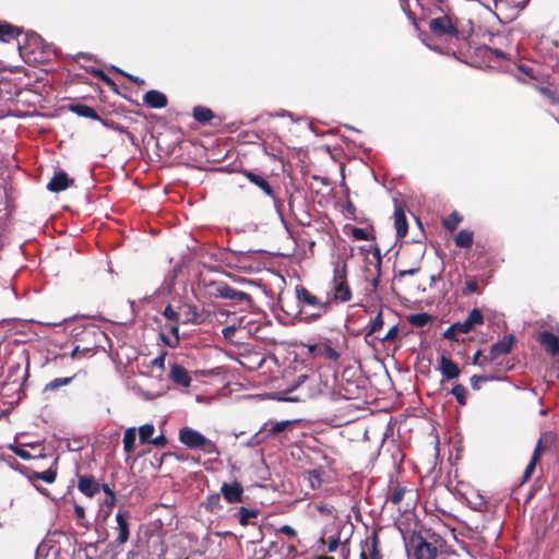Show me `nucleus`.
<instances>
[{
    "label": "nucleus",
    "mask_w": 559,
    "mask_h": 559,
    "mask_svg": "<svg viewBox=\"0 0 559 559\" xmlns=\"http://www.w3.org/2000/svg\"><path fill=\"white\" fill-rule=\"evenodd\" d=\"M332 284L335 300L341 302H346L350 300L352 292L349 286L347 285L345 265H343L342 267H335Z\"/></svg>",
    "instance_id": "nucleus-4"
},
{
    "label": "nucleus",
    "mask_w": 559,
    "mask_h": 559,
    "mask_svg": "<svg viewBox=\"0 0 559 559\" xmlns=\"http://www.w3.org/2000/svg\"><path fill=\"white\" fill-rule=\"evenodd\" d=\"M296 423V420H282L277 423L267 421L263 425L262 432H265V437H267V439L276 438Z\"/></svg>",
    "instance_id": "nucleus-12"
},
{
    "label": "nucleus",
    "mask_w": 559,
    "mask_h": 559,
    "mask_svg": "<svg viewBox=\"0 0 559 559\" xmlns=\"http://www.w3.org/2000/svg\"><path fill=\"white\" fill-rule=\"evenodd\" d=\"M431 320V317L428 313H416L409 317V323L417 326L423 328L427 325Z\"/></svg>",
    "instance_id": "nucleus-31"
},
{
    "label": "nucleus",
    "mask_w": 559,
    "mask_h": 559,
    "mask_svg": "<svg viewBox=\"0 0 559 559\" xmlns=\"http://www.w3.org/2000/svg\"><path fill=\"white\" fill-rule=\"evenodd\" d=\"M308 480H309V484H310V487L312 489L317 488L318 486H320L321 484V477H320V473L317 472V471H310L308 473V476H307Z\"/></svg>",
    "instance_id": "nucleus-38"
},
{
    "label": "nucleus",
    "mask_w": 559,
    "mask_h": 559,
    "mask_svg": "<svg viewBox=\"0 0 559 559\" xmlns=\"http://www.w3.org/2000/svg\"><path fill=\"white\" fill-rule=\"evenodd\" d=\"M417 271H418L417 269L403 270V271L400 272V276L404 277L406 275H414V274L417 273Z\"/></svg>",
    "instance_id": "nucleus-54"
},
{
    "label": "nucleus",
    "mask_w": 559,
    "mask_h": 559,
    "mask_svg": "<svg viewBox=\"0 0 559 559\" xmlns=\"http://www.w3.org/2000/svg\"><path fill=\"white\" fill-rule=\"evenodd\" d=\"M163 362H164V358L163 357L156 358L154 360V365H157V366H163Z\"/></svg>",
    "instance_id": "nucleus-60"
},
{
    "label": "nucleus",
    "mask_w": 559,
    "mask_h": 559,
    "mask_svg": "<svg viewBox=\"0 0 559 559\" xmlns=\"http://www.w3.org/2000/svg\"><path fill=\"white\" fill-rule=\"evenodd\" d=\"M377 259H378V264H380V260H381V257H380V252L378 249H376V252H374Z\"/></svg>",
    "instance_id": "nucleus-62"
},
{
    "label": "nucleus",
    "mask_w": 559,
    "mask_h": 559,
    "mask_svg": "<svg viewBox=\"0 0 559 559\" xmlns=\"http://www.w3.org/2000/svg\"><path fill=\"white\" fill-rule=\"evenodd\" d=\"M383 326V319L381 312L378 313V316L371 320L369 324V331L368 334H373L378 332Z\"/></svg>",
    "instance_id": "nucleus-36"
},
{
    "label": "nucleus",
    "mask_w": 559,
    "mask_h": 559,
    "mask_svg": "<svg viewBox=\"0 0 559 559\" xmlns=\"http://www.w3.org/2000/svg\"><path fill=\"white\" fill-rule=\"evenodd\" d=\"M114 69L116 71H118L119 73L123 74L124 76H127L130 81L136 83V84H143L144 83V80L140 79L139 76H134L132 74H128L121 70H119L118 68L114 67Z\"/></svg>",
    "instance_id": "nucleus-47"
},
{
    "label": "nucleus",
    "mask_w": 559,
    "mask_h": 559,
    "mask_svg": "<svg viewBox=\"0 0 559 559\" xmlns=\"http://www.w3.org/2000/svg\"><path fill=\"white\" fill-rule=\"evenodd\" d=\"M337 546H338V539L333 538V539L329 540L328 549H329V551H335L337 549Z\"/></svg>",
    "instance_id": "nucleus-52"
},
{
    "label": "nucleus",
    "mask_w": 559,
    "mask_h": 559,
    "mask_svg": "<svg viewBox=\"0 0 559 559\" xmlns=\"http://www.w3.org/2000/svg\"><path fill=\"white\" fill-rule=\"evenodd\" d=\"M359 559H381V554L378 549L377 534L361 542Z\"/></svg>",
    "instance_id": "nucleus-8"
},
{
    "label": "nucleus",
    "mask_w": 559,
    "mask_h": 559,
    "mask_svg": "<svg viewBox=\"0 0 559 559\" xmlns=\"http://www.w3.org/2000/svg\"><path fill=\"white\" fill-rule=\"evenodd\" d=\"M394 225L397 238H404L407 235L408 225L404 210L401 206H395Z\"/></svg>",
    "instance_id": "nucleus-19"
},
{
    "label": "nucleus",
    "mask_w": 559,
    "mask_h": 559,
    "mask_svg": "<svg viewBox=\"0 0 559 559\" xmlns=\"http://www.w3.org/2000/svg\"><path fill=\"white\" fill-rule=\"evenodd\" d=\"M280 532L287 535L288 537H295L297 535L296 530L289 525H283L280 528Z\"/></svg>",
    "instance_id": "nucleus-46"
},
{
    "label": "nucleus",
    "mask_w": 559,
    "mask_h": 559,
    "mask_svg": "<svg viewBox=\"0 0 559 559\" xmlns=\"http://www.w3.org/2000/svg\"><path fill=\"white\" fill-rule=\"evenodd\" d=\"M540 91H542V93H543L544 95H546L547 97H549V98H550V100H551L552 103H557V98H556V96H555L554 92H551L550 90L545 88V87L540 88Z\"/></svg>",
    "instance_id": "nucleus-51"
},
{
    "label": "nucleus",
    "mask_w": 559,
    "mask_h": 559,
    "mask_svg": "<svg viewBox=\"0 0 559 559\" xmlns=\"http://www.w3.org/2000/svg\"><path fill=\"white\" fill-rule=\"evenodd\" d=\"M150 443L155 445V447L163 448V447L166 445L167 439H166V437L164 435H159V436L153 438Z\"/></svg>",
    "instance_id": "nucleus-43"
},
{
    "label": "nucleus",
    "mask_w": 559,
    "mask_h": 559,
    "mask_svg": "<svg viewBox=\"0 0 559 559\" xmlns=\"http://www.w3.org/2000/svg\"><path fill=\"white\" fill-rule=\"evenodd\" d=\"M10 449L21 459L23 460H29L32 459L33 456L31 455V453L20 447H14V445H11Z\"/></svg>",
    "instance_id": "nucleus-42"
},
{
    "label": "nucleus",
    "mask_w": 559,
    "mask_h": 559,
    "mask_svg": "<svg viewBox=\"0 0 559 559\" xmlns=\"http://www.w3.org/2000/svg\"><path fill=\"white\" fill-rule=\"evenodd\" d=\"M539 343L550 355L559 354V338L551 332L544 331L539 334Z\"/></svg>",
    "instance_id": "nucleus-16"
},
{
    "label": "nucleus",
    "mask_w": 559,
    "mask_h": 559,
    "mask_svg": "<svg viewBox=\"0 0 559 559\" xmlns=\"http://www.w3.org/2000/svg\"><path fill=\"white\" fill-rule=\"evenodd\" d=\"M353 236L357 240H367V233L362 228H354L353 229Z\"/></svg>",
    "instance_id": "nucleus-44"
},
{
    "label": "nucleus",
    "mask_w": 559,
    "mask_h": 559,
    "mask_svg": "<svg viewBox=\"0 0 559 559\" xmlns=\"http://www.w3.org/2000/svg\"><path fill=\"white\" fill-rule=\"evenodd\" d=\"M513 343H514L513 335L504 336L501 341L495 343L490 349L489 360L493 361V360L498 359L500 356L510 353V350L512 349Z\"/></svg>",
    "instance_id": "nucleus-10"
},
{
    "label": "nucleus",
    "mask_w": 559,
    "mask_h": 559,
    "mask_svg": "<svg viewBox=\"0 0 559 559\" xmlns=\"http://www.w3.org/2000/svg\"><path fill=\"white\" fill-rule=\"evenodd\" d=\"M127 518H128V512H118L116 514L117 531H118L116 543L118 545H123L129 539V523L127 521Z\"/></svg>",
    "instance_id": "nucleus-14"
},
{
    "label": "nucleus",
    "mask_w": 559,
    "mask_h": 559,
    "mask_svg": "<svg viewBox=\"0 0 559 559\" xmlns=\"http://www.w3.org/2000/svg\"><path fill=\"white\" fill-rule=\"evenodd\" d=\"M216 295L223 299L233 300L235 302L251 301L250 295L245 292L237 290L224 282L215 283Z\"/></svg>",
    "instance_id": "nucleus-5"
},
{
    "label": "nucleus",
    "mask_w": 559,
    "mask_h": 559,
    "mask_svg": "<svg viewBox=\"0 0 559 559\" xmlns=\"http://www.w3.org/2000/svg\"><path fill=\"white\" fill-rule=\"evenodd\" d=\"M429 28L436 35H451L457 34V28L451 22L448 15L435 17L429 22Z\"/></svg>",
    "instance_id": "nucleus-6"
},
{
    "label": "nucleus",
    "mask_w": 559,
    "mask_h": 559,
    "mask_svg": "<svg viewBox=\"0 0 559 559\" xmlns=\"http://www.w3.org/2000/svg\"><path fill=\"white\" fill-rule=\"evenodd\" d=\"M540 452H542V439H539V441L534 450L531 462L528 463V465L526 466V468L524 471L523 479H522L523 483L527 481L531 478V476L535 469V466L539 460Z\"/></svg>",
    "instance_id": "nucleus-24"
},
{
    "label": "nucleus",
    "mask_w": 559,
    "mask_h": 559,
    "mask_svg": "<svg viewBox=\"0 0 559 559\" xmlns=\"http://www.w3.org/2000/svg\"><path fill=\"white\" fill-rule=\"evenodd\" d=\"M74 513L76 515V518L82 521L85 516V510L82 506H79V504H75L74 506Z\"/></svg>",
    "instance_id": "nucleus-50"
},
{
    "label": "nucleus",
    "mask_w": 559,
    "mask_h": 559,
    "mask_svg": "<svg viewBox=\"0 0 559 559\" xmlns=\"http://www.w3.org/2000/svg\"><path fill=\"white\" fill-rule=\"evenodd\" d=\"M484 323V316L480 310L473 309L463 322L451 324L444 332L443 337L450 341H457L460 334L469 333L476 325Z\"/></svg>",
    "instance_id": "nucleus-3"
},
{
    "label": "nucleus",
    "mask_w": 559,
    "mask_h": 559,
    "mask_svg": "<svg viewBox=\"0 0 559 559\" xmlns=\"http://www.w3.org/2000/svg\"><path fill=\"white\" fill-rule=\"evenodd\" d=\"M488 380L487 377H484V376H473L471 378V386L474 389V390H479L480 386H481V383L486 382Z\"/></svg>",
    "instance_id": "nucleus-40"
},
{
    "label": "nucleus",
    "mask_w": 559,
    "mask_h": 559,
    "mask_svg": "<svg viewBox=\"0 0 559 559\" xmlns=\"http://www.w3.org/2000/svg\"><path fill=\"white\" fill-rule=\"evenodd\" d=\"M179 441L189 449H200L206 454L219 455L218 448L212 440L190 427L179 430Z\"/></svg>",
    "instance_id": "nucleus-2"
},
{
    "label": "nucleus",
    "mask_w": 559,
    "mask_h": 559,
    "mask_svg": "<svg viewBox=\"0 0 559 559\" xmlns=\"http://www.w3.org/2000/svg\"><path fill=\"white\" fill-rule=\"evenodd\" d=\"M257 515L258 512L255 510L247 509L243 507H241L238 511L239 523L242 526H247L250 523V520L257 518Z\"/></svg>",
    "instance_id": "nucleus-30"
},
{
    "label": "nucleus",
    "mask_w": 559,
    "mask_h": 559,
    "mask_svg": "<svg viewBox=\"0 0 559 559\" xmlns=\"http://www.w3.org/2000/svg\"><path fill=\"white\" fill-rule=\"evenodd\" d=\"M298 302L301 305L300 313L308 322L319 319L328 312L330 302L320 300L316 295L302 286L296 287Z\"/></svg>",
    "instance_id": "nucleus-1"
},
{
    "label": "nucleus",
    "mask_w": 559,
    "mask_h": 559,
    "mask_svg": "<svg viewBox=\"0 0 559 559\" xmlns=\"http://www.w3.org/2000/svg\"><path fill=\"white\" fill-rule=\"evenodd\" d=\"M318 347H319V344L318 345H310L308 347L309 353H311L313 357H314V354H316V348H318Z\"/></svg>",
    "instance_id": "nucleus-59"
},
{
    "label": "nucleus",
    "mask_w": 559,
    "mask_h": 559,
    "mask_svg": "<svg viewBox=\"0 0 559 559\" xmlns=\"http://www.w3.org/2000/svg\"><path fill=\"white\" fill-rule=\"evenodd\" d=\"M168 377L174 383L183 388H188L192 380L187 369L178 364L171 366Z\"/></svg>",
    "instance_id": "nucleus-11"
},
{
    "label": "nucleus",
    "mask_w": 559,
    "mask_h": 559,
    "mask_svg": "<svg viewBox=\"0 0 559 559\" xmlns=\"http://www.w3.org/2000/svg\"><path fill=\"white\" fill-rule=\"evenodd\" d=\"M243 175L251 183H253L259 189H261L265 195H267L272 199L275 198L273 188L271 187V185L267 182V180L263 176L258 175L252 171H247V170L243 171Z\"/></svg>",
    "instance_id": "nucleus-17"
},
{
    "label": "nucleus",
    "mask_w": 559,
    "mask_h": 559,
    "mask_svg": "<svg viewBox=\"0 0 559 559\" xmlns=\"http://www.w3.org/2000/svg\"><path fill=\"white\" fill-rule=\"evenodd\" d=\"M520 70L528 76L532 75V70L530 68L520 67Z\"/></svg>",
    "instance_id": "nucleus-58"
},
{
    "label": "nucleus",
    "mask_w": 559,
    "mask_h": 559,
    "mask_svg": "<svg viewBox=\"0 0 559 559\" xmlns=\"http://www.w3.org/2000/svg\"><path fill=\"white\" fill-rule=\"evenodd\" d=\"M136 429L134 427L128 428L123 435V450L127 453H132L135 449Z\"/></svg>",
    "instance_id": "nucleus-26"
},
{
    "label": "nucleus",
    "mask_w": 559,
    "mask_h": 559,
    "mask_svg": "<svg viewBox=\"0 0 559 559\" xmlns=\"http://www.w3.org/2000/svg\"><path fill=\"white\" fill-rule=\"evenodd\" d=\"M439 370L442 377L448 380L456 379L461 372L457 365L445 356H441L439 359Z\"/></svg>",
    "instance_id": "nucleus-15"
},
{
    "label": "nucleus",
    "mask_w": 559,
    "mask_h": 559,
    "mask_svg": "<svg viewBox=\"0 0 559 559\" xmlns=\"http://www.w3.org/2000/svg\"><path fill=\"white\" fill-rule=\"evenodd\" d=\"M72 377H66V378H56L55 380L50 381L46 384L45 390L46 391H52L56 390L62 385H67L71 383Z\"/></svg>",
    "instance_id": "nucleus-34"
},
{
    "label": "nucleus",
    "mask_w": 559,
    "mask_h": 559,
    "mask_svg": "<svg viewBox=\"0 0 559 559\" xmlns=\"http://www.w3.org/2000/svg\"><path fill=\"white\" fill-rule=\"evenodd\" d=\"M452 394L455 396L456 401L461 404V405H465L466 403V395H467V390L464 385L462 384H455L452 389Z\"/></svg>",
    "instance_id": "nucleus-33"
},
{
    "label": "nucleus",
    "mask_w": 559,
    "mask_h": 559,
    "mask_svg": "<svg viewBox=\"0 0 559 559\" xmlns=\"http://www.w3.org/2000/svg\"><path fill=\"white\" fill-rule=\"evenodd\" d=\"M283 400L288 401V402H297L298 401V399H296V397H285Z\"/></svg>",
    "instance_id": "nucleus-61"
},
{
    "label": "nucleus",
    "mask_w": 559,
    "mask_h": 559,
    "mask_svg": "<svg viewBox=\"0 0 559 559\" xmlns=\"http://www.w3.org/2000/svg\"><path fill=\"white\" fill-rule=\"evenodd\" d=\"M56 476H57V473L53 469H47V471H44L41 473H36L35 474V477L37 479H40V480H43V481H45L47 484L53 483L55 479H56Z\"/></svg>",
    "instance_id": "nucleus-35"
},
{
    "label": "nucleus",
    "mask_w": 559,
    "mask_h": 559,
    "mask_svg": "<svg viewBox=\"0 0 559 559\" xmlns=\"http://www.w3.org/2000/svg\"><path fill=\"white\" fill-rule=\"evenodd\" d=\"M213 117V111L207 107L195 106L193 108V118L201 123L209 122Z\"/></svg>",
    "instance_id": "nucleus-27"
},
{
    "label": "nucleus",
    "mask_w": 559,
    "mask_h": 559,
    "mask_svg": "<svg viewBox=\"0 0 559 559\" xmlns=\"http://www.w3.org/2000/svg\"><path fill=\"white\" fill-rule=\"evenodd\" d=\"M397 336V328L392 326L388 333L383 336V341H392Z\"/></svg>",
    "instance_id": "nucleus-48"
},
{
    "label": "nucleus",
    "mask_w": 559,
    "mask_h": 559,
    "mask_svg": "<svg viewBox=\"0 0 559 559\" xmlns=\"http://www.w3.org/2000/svg\"><path fill=\"white\" fill-rule=\"evenodd\" d=\"M155 427L152 424H145L139 428V439L141 443H150L154 435Z\"/></svg>",
    "instance_id": "nucleus-29"
},
{
    "label": "nucleus",
    "mask_w": 559,
    "mask_h": 559,
    "mask_svg": "<svg viewBox=\"0 0 559 559\" xmlns=\"http://www.w3.org/2000/svg\"><path fill=\"white\" fill-rule=\"evenodd\" d=\"M558 364H559V360H558ZM555 369H556V372H557V378H559V366L555 367Z\"/></svg>",
    "instance_id": "nucleus-63"
},
{
    "label": "nucleus",
    "mask_w": 559,
    "mask_h": 559,
    "mask_svg": "<svg viewBox=\"0 0 559 559\" xmlns=\"http://www.w3.org/2000/svg\"><path fill=\"white\" fill-rule=\"evenodd\" d=\"M403 496H404L403 489L395 490L391 496V502L394 504H397L399 502L402 501Z\"/></svg>",
    "instance_id": "nucleus-45"
},
{
    "label": "nucleus",
    "mask_w": 559,
    "mask_h": 559,
    "mask_svg": "<svg viewBox=\"0 0 559 559\" xmlns=\"http://www.w3.org/2000/svg\"><path fill=\"white\" fill-rule=\"evenodd\" d=\"M474 235L467 229H462L455 236V245L460 248L469 249L473 245Z\"/></svg>",
    "instance_id": "nucleus-25"
},
{
    "label": "nucleus",
    "mask_w": 559,
    "mask_h": 559,
    "mask_svg": "<svg viewBox=\"0 0 559 559\" xmlns=\"http://www.w3.org/2000/svg\"><path fill=\"white\" fill-rule=\"evenodd\" d=\"M97 73L103 79V81H105L108 84L114 85V82L103 71H98Z\"/></svg>",
    "instance_id": "nucleus-57"
},
{
    "label": "nucleus",
    "mask_w": 559,
    "mask_h": 559,
    "mask_svg": "<svg viewBox=\"0 0 559 559\" xmlns=\"http://www.w3.org/2000/svg\"><path fill=\"white\" fill-rule=\"evenodd\" d=\"M100 489L107 495L111 496L115 495V492L110 489V487L107 484L100 485Z\"/></svg>",
    "instance_id": "nucleus-55"
},
{
    "label": "nucleus",
    "mask_w": 559,
    "mask_h": 559,
    "mask_svg": "<svg viewBox=\"0 0 559 559\" xmlns=\"http://www.w3.org/2000/svg\"><path fill=\"white\" fill-rule=\"evenodd\" d=\"M21 31L19 27L13 26L9 23H0V40L9 43L20 35Z\"/></svg>",
    "instance_id": "nucleus-21"
},
{
    "label": "nucleus",
    "mask_w": 559,
    "mask_h": 559,
    "mask_svg": "<svg viewBox=\"0 0 559 559\" xmlns=\"http://www.w3.org/2000/svg\"><path fill=\"white\" fill-rule=\"evenodd\" d=\"M72 183V179L64 171H59L47 183V189L51 192H61Z\"/></svg>",
    "instance_id": "nucleus-18"
},
{
    "label": "nucleus",
    "mask_w": 559,
    "mask_h": 559,
    "mask_svg": "<svg viewBox=\"0 0 559 559\" xmlns=\"http://www.w3.org/2000/svg\"><path fill=\"white\" fill-rule=\"evenodd\" d=\"M436 548L426 542H420L415 548L416 559H435Z\"/></svg>",
    "instance_id": "nucleus-22"
},
{
    "label": "nucleus",
    "mask_w": 559,
    "mask_h": 559,
    "mask_svg": "<svg viewBox=\"0 0 559 559\" xmlns=\"http://www.w3.org/2000/svg\"><path fill=\"white\" fill-rule=\"evenodd\" d=\"M78 489L88 498L94 497L100 490V485L92 476L81 475L78 478Z\"/></svg>",
    "instance_id": "nucleus-9"
},
{
    "label": "nucleus",
    "mask_w": 559,
    "mask_h": 559,
    "mask_svg": "<svg viewBox=\"0 0 559 559\" xmlns=\"http://www.w3.org/2000/svg\"><path fill=\"white\" fill-rule=\"evenodd\" d=\"M71 110L75 112L78 116L91 118L93 120H99L105 124V122L100 119L99 115L87 105L75 104L71 106Z\"/></svg>",
    "instance_id": "nucleus-23"
},
{
    "label": "nucleus",
    "mask_w": 559,
    "mask_h": 559,
    "mask_svg": "<svg viewBox=\"0 0 559 559\" xmlns=\"http://www.w3.org/2000/svg\"><path fill=\"white\" fill-rule=\"evenodd\" d=\"M314 358H322L329 361H337L340 358V353L334 349L330 343H321L319 347L316 348Z\"/></svg>",
    "instance_id": "nucleus-20"
},
{
    "label": "nucleus",
    "mask_w": 559,
    "mask_h": 559,
    "mask_svg": "<svg viewBox=\"0 0 559 559\" xmlns=\"http://www.w3.org/2000/svg\"><path fill=\"white\" fill-rule=\"evenodd\" d=\"M221 492L224 499L229 503H238L242 501L243 488L238 481H234L231 484L223 483Z\"/></svg>",
    "instance_id": "nucleus-7"
},
{
    "label": "nucleus",
    "mask_w": 559,
    "mask_h": 559,
    "mask_svg": "<svg viewBox=\"0 0 559 559\" xmlns=\"http://www.w3.org/2000/svg\"><path fill=\"white\" fill-rule=\"evenodd\" d=\"M372 284H373V286H374V287H377V285H378V278H374Z\"/></svg>",
    "instance_id": "nucleus-64"
},
{
    "label": "nucleus",
    "mask_w": 559,
    "mask_h": 559,
    "mask_svg": "<svg viewBox=\"0 0 559 559\" xmlns=\"http://www.w3.org/2000/svg\"><path fill=\"white\" fill-rule=\"evenodd\" d=\"M267 437H265V432H262V428L257 432L254 433L250 440L248 441V445L249 447H255L260 443H262L264 440H266Z\"/></svg>",
    "instance_id": "nucleus-37"
},
{
    "label": "nucleus",
    "mask_w": 559,
    "mask_h": 559,
    "mask_svg": "<svg viewBox=\"0 0 559 559\" xmlns=\"http://www.w3.org/2000/svg\"><path fill=\"white\" fill-rule=\"evenodd\" d=\"M116 503V495L107 496L106 500L104 501V504H106L108 508L114 507Z\"/></svg>",
    "instance_id": "nucleus-53"
},
{
    "label": "nucleus",
    "mask_w": 559,
    "mask_h": 559,
    "mask_svg": "<svg viewBox=\"0 0 559 559\" xmlns=\"http://www.w3.org/2000/svg\"><path fill=\"white\" fill-rule=\"evenodd\" d=\"M478 290V284L475 280L466 281L465 288L463 289L464 295L476 293Z\"/></svg>",
    "instance_id": "nucleus-41"
},
{
    "label": "nucleus",
    "mask_w": 559,
    "mask_h": 559,
    "mask_svg": "<svg viewBox=\"0 0 559 559\" xmlns=\"http://www.w3.org/2000/svg\"><path fill=\"white\" fill-rule=\"evenodd\" d=\"M143 103L150 108L162 109L167 106V97L159 91L151 90L144 94Z\"/></svg>",
    "instance_id": "nucleus-13"
},
{
    "label": "nucleus",
    "mask_w": 559,
    "mask_h": 559,
    "mask_svg": "<svg viewBox=\"0 0 559 559\" xmlns=\"http://www.w3.org/2000/svg\"><path fill=\"white\" fill-rule=\"evenodd\" d=\"M461 221L462 217L456 212H453L443 221V226L445 229L453 231Z\"/></svg>",
    "instance_id": "nucleus-32"
},
{
    "label": "nucleus",
    "mask_w": 559,
    "mask_h": 559,
    "mask_svg": "<svg viewBox=\"0 0 559 559\" xmlns=\"http://www.w3.org/2000/svg\"><path fill=\"white\" fill-rule=\"evenodd\" d=\"M481 352L477 350L473 356V364L474 365H483L486 360H489V357H485L483 360H480Z\"/></svg>",
    "instance_id": "nucleus-49"
},
{
    "label": "nucleus",
    "mask_w": 559,
    "mask_h": 559,
    "mask_svg": "<svg viewBox=\"0 0 559 559\" xmlns=\"http://www.w3.org/2000/svg\"><path fill=\"white\" fill-rule=\"evenodd\" d=\"M169 332L178 338L179 326L177 324L169 325Z\"/></svg>",
    "instance_id": "nucleus-56"
},
{
    "label": "nucleus",
    "mask_w": 559,
    "mask_h": 559,
    "mask_svg": "<svg viewBox=\"0 0 559 559\" xmlns=\"http://www.w3.org/2000/svg\"><path fill=\"white\" fill-rule=\"evenodd\" d=\"M163 314L167 320L173 322H177L179 319V314L169 305L164 309Z\"/></svg>",
    "instance_id": "nucleus-39"
},
{
    "label": "nucleus",
    "mask_w": 559,
    "mask_h": 559,
    "mask_svg": "<svg viewBox=\"0 0 559 559\" xmlns=\"http://www.w3.org/2000/svg\"><path fill=\"white\" fill-rule=\"evenodd\" d=\"M202 506L211 512H215L217 510L222 509L221 506V495L219 493H213L207 496L205 501L202 503Z\"/></svg>",
    "instance_id": "nucleus-28"
}]
</instances>
